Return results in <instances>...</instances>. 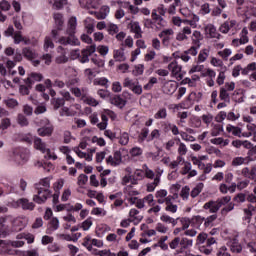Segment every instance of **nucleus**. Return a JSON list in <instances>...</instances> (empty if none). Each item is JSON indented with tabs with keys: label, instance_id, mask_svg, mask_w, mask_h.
<instances>
[{
	"label": "nucleus",
	"instance_id": "23",
	"mask_svg": "<svg viewBox=\"0 0 256 256\" xmlns=\"http://www.w3.org/2000/svg\"><path fill=\"white\" fill-rule=\"evenodd\" d=\"M129 217L134 222V225H139V222L143 221V216L139 215V210L135 208L130 209Z\"/></svg>",
	"mask_w": 256,
	"mask_h": 256
},
{
	"label": "nucleus",
	"instance_id": "43",
	"mask_svg": "<svg viewBox=\"0 0 256 256\" xmlns=\"http://www.w3.org/2000/svg\"><path fill=\"white\" fill-rule=\"evenodd\" d=\"M59 229V218L53 217L49 222L48 231H57Z\"/></svg>",
	"mask_w": 256,
	"mask_h": 256
},
{
	"label": "nucleus",
	"instance_id": "7",
	"mask_svg": "<svg viewBox=\"0 0 256 256\" xmlns=\"http://www.w3.org/2000/svg\"><path fill=\"white\" fill-rule=\"evenodd\" d=\"M34 147L38 151H41V153H46L45 159H53V161L57 159V155L51 153V149L47 148V144L41 138L34 139Z\"/></svg>",
	"mask_w": 256,
	"mask_h": 256
},
{
	"label": "nucleus",
	"instance_id": "44",
	"mask_svg": "<svg viewBox=\"0 0 256 256\" xmlns=\"http://www.w3.org/2000/svg\"><path fill=\"white\" fill-rule=\"evenodd\" d=\"M203 187H204V184L203 183H198L196 185L195 188L192 189L190 195L193 199H195V197H198V195L201 193V191H203Z\"/></svg>",
	"mask_w": 256,
	"mask_h": 256
},
{
	"label": "nucleus",
	"instance_id": "1",
	"mask_svg": "<svg viewBox=\"0 0 256 256\" xmlns=\"http://www.w3.org/2000/svg\"><path fill=\"white\" fill-rule=\"evenodd\" d=\"M54 21L57 27V29L52 30V38L54 41H58L60 45H72L73 47L80 45L81 42L77 39V37H75V33L77 31V17L72 16L68 21V28L66 30L68 37L62 36L59 38V31L63 29V14H54Z\"/></svg>",
	"mask_w": 256,
	"mask_h": 256
},
{
	"label": "nucleus",
	"instance_id": "61",
	"mask_svg": "<svg viewBox=\"0 0 256 256\" xmlns=\"http://www.w3.org/2000/svg\"><path fill=\"white\" fill-rule=\"evenodd\" d=\"M208 237H209V235L207 233H200L197 236V241L200 244V247H201V245H205V243L207 242Z\"/></svg>",
	"mask_w": 256,
	"mask_h": 256
},
{
	"label": "nucleus",
	"instance_id": "46",
	"mask_svg": "<svg viewBox=\"0 0 256 256\" xmlns=\"http://www.w3.org/2000/svg\"><path fill=\"white\" fill-rule=\"evenodd\" d=\"M54 109H59L65 105V98H53L51 101Z\"/></svg>",
	"mask_w": 256,
	"mask_h": 256
},
{
	"label": "nucleus",
	"instance_id": "53",
	"mask_svg": "<svg viewBox=\"0 0 256 256\" xmlns=\"http://www.w3.org/2000/svg\"><path fill=\"white\" fill-rule=\"evenodd\" d=\"M119 144H120V145H123V146L129 144V133L123 132V133L120 135Z\"/></svg>",
	"mask_w": 256,
	"mask_h": 256
},
{
	"label": "nucleus",
	"instance_id": "24",
	"mask_svg": "<svg viewBox=\"0 0 256 256\" xmlns=\"http://www.w3.org/2000/svg\"><path fill=\"white\" fill-rule=\"evenodd\" d=\"M38 135L40 137H51L53 135V125L44 126L37 130Z\"/></svg>",
	"mask_w": 256,
	"mask_h": 256
},
{
	"label": "nucleus",
	"instance_id": "49",
	"mask_svg": "<svg viewBox=\"0 0 256 256\" xmlns=\"http://www.w3.org/2000/svg\"><path fill=\"white\" fill-rule=\"evenodd\" d=\"M217 220V214H213L208 216L205 220H204V227H212L213 226V222Z\"/></svg>",
	"mask_w": 256,
	"mask_h": 256
},
{
	"label": "nucleus",
	"instance_id": "36",
	"mask_svg": "<svg viewBox=\"0 0 256 256\" xmlns=\"http://www.w3.org/2000/svg\"><path fill=\"white\" fill-rule=\"evenodd\" d=\"M114 59H115V61H118L119 63L125 61V52H124L123 48L114 50Z\"/></svg>",
	"mask_w": 256,
	"mask_h": 256
},
{
	"label": "nucleus",
	"instance_id": "47",
	"mask_svg": "<svg viewBox=\"0 0 256 256\" xmlns=\"http://www.w3.org/2000/svg\"><path fill=\"white\" fill-rule=\"evenodd\" d=\"M207 57H209V50L208 49L201 50L198 55V63H205V61H207Z\"/></svg>",
	"mask_w": 256,
	"mask_h": 256
},
{
	"label": "nucleus",
	"instance_id": "62",
	"mask_svg": "<svg viewBox=\"0 0 256 256\" xmlns=\"http://www.w3.org/2000/svg\"><path fill=\"white\" fill-rule=\"evenodd\" d=\"M20 140L22 141V143H28V145H31V143H33V135L24 134L20 136Z\"/></svg>",
	"mask_w": 256,
	"mask_h": 256
},
{
	"label": "nucleus",
	"instance_id": "5",
	"mask_svg": "<svg viewBox=\"0 0 256 256\" xmlns=\"http://www.w3.org/2000/svg\"><path fill=\"white\" fill-rule=\"evenodd\" d=\"M10 159L17 165H25L29 161V150L26 148H14Z\"/></svg>",
	"mask_w": 256,
	"mask_h": 256
},
{
	"label": "nucleus",
	"instance_id": "57",
	"mask_svg": "<svg viewBox=\"0 0 256 256\" xmlns=\"http://www.w3.org/2000/svg\"><path fill=\"white\" fill-rule=\"evenodd\" d=\"M147 137H149V128L144 127L141 129L138 139H139V141H145V139H147Z\"/></svg>",
	"mask_w": 256,
	"mask_h": 256
},
{
	"label": "nucleus",
	"instance_id": "22",
	"mask_svg": "<svg viewBox=\"0 0 256 256\" xmlns=\"http://www.w3.org/2000/svg\"><path fill=\"white\" fill-rule=\"evenodd\" d=\"M160 221L166 225H171V227H175L179 223V219L173 218L165 213L160 216Z\"/></svg>",
	"mask_w": 256,
	"mask_h": 256
},
{
	"label": "nucleus",
	"instance_id": "20",
	"mask_svg": "<svg viewBox=\"0 0 256 256\" xmlns=\"http://www.w3.org/2000/svg\"><path fill=\"white\" fill-rule=\"evenodd\" d=\"M110 102L112 105H115V107H119V109H123L125 105H127V100L123 99L119 95H115L110 98Z\"/></svg>",
	"mask_w": 256,
	"mask_h": 256
},
{
	"label": "nucleus",
	"instance_id": "50",
	"mask_svg": "<svg viewBox=\"0 0 256 256\" xmlns=\"http://www.w3.org/2000/svg\"><path fill=\"white\" fill-rule=\"evenodd\" d=\"M17 121L20 127H27L29 125V120L23 114L18 115Z\"/></svg>",
	"mask_w": 256,
	"mask_h": 256
},
{
	"label": "nucleus",
	"instance_id": "30",
	"mask_svg": "<svg viewBox=\"0 0 256 256\" xmlns=\"http://www.w3.org/2000/svg\"><path fill=\"white\" fill-rule=\"evenodd\" d=\"M168 70L172 71V76L176 79H183V74H181V66L179 65H168Z\"/></svg>",
	"mask_w": 256,
	"mask_h": 256
},
{
	"label": "nucleus",
	"instance_id": "54",
	"mask_svg": "<svg viewBox=\"0 0 256 256\" xmlns=\"http://www.w3.org/2000/svg\"><path fill=\"white\" fill-rule=\"evenodd\" d=\"M87 181H89V177L85 174H80L78 176L77 185H79V187H83V185H87Z\"/></svg>",
	"mask_w": 256,
	"mask_h": 256
},
{
	"label": "nucleus",
	"instance_id": "25",
	"mask_svg": "<svg viewBox=\"0 0 256 256\" xmlns=\"http://www.w3.org/2000/svg\"><path fill=\"white\" fill-rule=\"evenodd\" d=\"M253 71L250 74V81H256V65H248L246 68L242 69V75H249V72Z\"/></svg>",
	"mask_w": 256,
	"mask_h": 256
},
{
	"label": "nucleus",
	"instance_id": "56",
	"mask_svg": "<svg viewBox=\"0 0 256 256\" xmlns=\"http://www.w3.org/2000/svg\"><path fill=\"white\" fill-rule=\"evenodd\" d=\"M156 83H157V78L151 77L148 83L144 85V90L151 91V89H153V85H156Z\"/></svg>",
	"mask_w": 256,
	"mask_h": 256
},
{
	"label": "nucleus",
	"instance_id": "45",
	"mask_svg": "<svg viewBox=\"0 0 256 256\" xmlns=\"http://www.w3.org/2000/svg\"><path fill=\"white\" fill-rule=\"evenodd\" d=\"M223 133V125L215 124L211 130L212 137H217Z\"/></svg>",
	"mask_w": 256,
	"mask_h": 256
},
{
	"label": "nucleus",
	"instance_id": "27",
	"mask_svg": "<svg viewBox=\"0 0 256 256\" xmlns=\"http://www.w3.org/2000/svg\"><path fill=\"white\" fill-rule=\"evenodd\" d=\"M130 29L132 33H135L136 39H141V37H143V35H141L143 31H141V26L139 25V22H132L130 24Z\"/></svg>",
	"mask_w": 256,
	"mask_h": 256
},
{
	"label": "nucleus",
	"instance_id": "10",
	"mask_svg": "<svg viewBox=\"0 0 256 256\" xmlns=\"http://www.w3.org/2000/svg\"><path fill=\"white\" fill-rule=\"evenodd\" d=\"M14 207H21L23 211H33L35 209V203L30 202L27 198H20L14 202Z\"/></svg>",
	"mask_w": 256,
	"mask_h": 256
},
{
	"label": "nucleus",
	"instance_id": "34",
	"mask_svg": "<svg viewBox=\"0 0 256 256\" xmlns=\"http://www.w3.org/2000/svg\"><path fill=\"white\" fill-rule=\"evenodd\" d=\"M169 239V236H161L158 240L157 247H160L162 251H169V245L165 243Z\"/></svg>",
	"mask_w": 256,
	"mask_h": 256
},
{
	"label": "nucleus",
	"instance_id": "52",
	"mask_svg": "<svg viewBox=\"0 0 256 256\" xmlns=\"http://www.w3.org/2000/svg\"><path fill=\"white\" fill-rule=\"evenodd\" d=\"M155 229H156V231H157L158 233H163V234H165V233H168V232H169V227H168L167 225L161 223V222H159V223L156 224V228H155Z\"/></svg>",
	"mask_w": 256,
	"mask_h": 256
},
{
	"label": "nucleus",
	"instance_id": "29",
	"mask_svg": "<svg viewBox=\"0 0 256 256\" xmlns=\"http://www.w3.org/2000/svg\"><path fill=\"white\" fill-rule=\"evenodd\" d=\"M235 25H237L235 20L226 21L220 26V31L224 34H227V32L231 31Z\"/></svg>",
	"mask_w": 256,
	"mask_h": 256
},
{
	"label": "nucleus",
	"instance_id": "14",
	"mask_svg": "<svg viewBox=\"0 0 256 256\" xmlns=\"http://www.w3.org/2000/svg\"><path fill=\"white\" fill-rule=\"evenodd\" d=\"M9 223L7 222V217L0 218V237H7L9 235Z\"/></svg>",
	"mask_w": 256,
	"mask_h": 256
},
{
	"label": "nucleus",
	"instance_id": "21",
	"mask_svg": "<svg viewBox=\"0 0 256 256\" xmlns=\"http://www.w3.org/2000/svg\"><path fill=\"white\" fill-rule=\"evenodd\" d=\"M58 53L60 54L56 57V63H58V65L69 61V57H67V52H65V48H63V46L58 47Z\"/></svg>",
	"mask_w": 256,
	"mask_h": 256
},
{
	"label": "nucleus",
	"instance_id": "19",
	"mask_svg": "<svg viewBox=\"0 0 256 256\" xmlns=\"http://www.w3.org/2000/svg\"><path fill=\"white\" fill-rule=\"evenodd\" d=\"M26 85H20L19 86V93L22 95H29L31 89H33V82L31 79H25Z\"/></svg>",
	"mask_w": 256,
	"mask_h": 256
},
{
	"label": "nucleus",
	"instance_id": "31",
	"mask_svg": "<svg viewBox=\"0 0 256 256\" xmlns=\"http://www.w3.org/2000/svg\"><path fill=\"white\" fill-rule=\"evenodd\" d=\"M242 175L243 177H246L247 179H255L256 177V168L252 167L251 170L248 167H245L242 169Z\"/></svg>",
	"mask_w": 256,
	"mask_h": 256
},
{
	"label": "nucleus",
	"instance_id": "39",
	"mask_svg": "<svg viewBox=\"0 0 256 256\" xmlns=\"http://www.w3.org/2000/svg\"><path fill=\"white\" fill-rule=\"evenodd\" d=\"M178 222L181 223L182 229L186 231V229H189V226L191 225V218L187 217H177Z\"/></svg>",
	"mask_w": 256,
	"mask_h": 256
},
{
	"label": "nucleus",
	"instance_id": "63",
	"mask_svg": "<svg viewBox=\"0 0 256 256\" xmlns=\"http://www.w3.org/2000/svg\"><path fill=\"white\" fill-rule=\"evenodd\" d=\"M145 71V67L143 65L135 66V68L132 70V74L135 77H138V75H143V72Z\"/></svg>",
	"mask_w": 256,
	"mask_h": 256
},
{
	"label": "nucleus",
	"instance_id": "33",
	"mask_svg": "<svg viewBox=\"0 0 256 256\" xmlns=\"http://www.w3.org/2000/svg\"><path fill=\"white\" fill-rule=\"evenodd\" d=\"M201 41H203V34L195 30L192 34V43L196 47H201Z\"/></svg>",
	"mask_w": 256,
	"mask_h": 256
},
{
	"label": "nucleus",
	"instance_id": "26",
	"mask_svg": "<svg viewBox=\"0 0 256 256\" xmlns=\"http://www.w3.org/2000/svg\"><path fill=\"white\" fill-rule=\"evenodd\" d=\"M191 227H194V229H200L201 225H203L204 221H205V217L202 216H193L191 219Z\"/></svg>",
	"mask_w": 256,
	"mask_h": 256
},
{
	"label": "nucleus",
	"instance_id": "64",
	"mask_svg": "<svg viewBox=\"0 0 256 256\" xmlns=\"http://www.w3.org/2000/svg\"><path fill=\"white\" fill-rule=\"evenodd\" d=\"M92 225L93 221L91 220V218H88L84 222H82L81 228L83 229V231H89Z\"/></svg>",
	"mask_w": 256,
	"mask_h": 256
},
{
	"label": "nucleus",
	"instance_id": "59",
	"mask_svg": "<svg viewBox=\"0 0 256 256\" xmlns=\"http://www.w3.org/2000/svg\"><path fill=\"white\" fill-rule=\"evenodd\" d=\"M219 57H222V59H224V61H227V59H229V56L231 55V49L229 48H225L222 51L218 52Z\"/></svg>",
	"mask_w": 256,
	"mask_h": 256
},
{
	"label": "nucleus",
	"instance_id": "8",
	"mask_svg": "<svg viewBox=\"0 0 256 256\" xmlns=\"http://www.w3.org/2000/svg\"><path fill=\"white\" fill-rule=\"evenodd\" d=\"M203 97L201 92H191L187 99L182 103L184 109H189L194 103H199Z\"/></svg>",
	"mask_w": 256,
	"mask_h": 256
},
{
	"label": "nucleus",
	"instance_id": "16",
	"mask_svg": "<svg viewBox=\"0 0 256 256\" xmlns=\"http://www.w3.org/2000/svg\"><path fill=\"white\" fill-rule=\"evenodd\" d=\"M226 131L229 135V137H243V133L241 132V128L238 126H233L231 124H228L226 126Z\"/></svg>",
	"mask_w": 256,
	"mask_h": 256
},
{
	"label": "nucleus",
	"instance_id": "18",
	"mask_svg": "<svg viewBox=\"0 0 256 256\" xmlns=\"http://www.w3.org/2000/svg\"><path fill=\"white\" fill-rule=\"evenodd\" d=\"M173 33V29H165L159 34L163 45H169V41H171V36H173Z\"/></svg>",
	"mask_w": 256,
	"mask_h": 256
},
{
	"label": "nucleus",
	"instance_id": "40",
	"mask_svg": "<svg viewBox=\"0 0 256 256\" xmlns=\"http://www.w3.org/2000/svg\"><path fill=\"white\" fill-rule=\"evenodd\" d=\"M23 61V54L16 52L14 54L13 60H8L6 65H15V63H21Z\"/></svg>",
	"mask_w": 256,
	"mask_h": 256
},
{
	"label": "nucleus",
	"instance_id": "2",
	"mask_svg": "<svg viewBox=\"0 0 256 256\" xmlns=\"http://www.w3.org/2000/svg\"><path fill=\"white\" fill-rule=\"evenodd\" d=\"M51 179L49 177L41 179L38 183L34 184L35 194L33 202L42 205L51 197Z\"/></svg>",
	"mask_w": 256,
	"mask_h": 256
},
{
	"label": "nucleus",
	"instance_id": "51",
	"mask_svg": "<svg viewBox=\"0 0 256 256\" xmlns=\"http://www.w3.org/2000/svg\"><path fill=\"white\" fill-rule=\"evenodd\" d=\"M130 203H132V205H136L137 209H143V207H145V200L131 198Z\"/></svg>",
	"mask_w": 256,
	"mask_h": 256
},
{
	"label": "nucleus",
	"instance_id": "42",
	"mask_svg": "<svg viewBox=\"0 0 256 256\" xmlns=\"http://www.w3.org/2000/svg\"><path fill=\"white\" fill-rule=\"evenodd\" d=\"M26 79H30V81L32 82V85H34L35 81H43V74L32 72L30 73L29 77Z\"/></svg>",
	"mask_w": 256,
	"mask_h": 256
},
{
	"label": "nucleus",
	"instance_id": "15",
	"mask_svg": "<svg viewBox=\"0 0 256 256\" xmlns=\"http://www.w3.org/2000/svg\"><path fill=\"white\" fill-rule=\"evenodd\" d=\"M203 209L209 210V213H217L221 206H219L217 200H210L204 204Z\"/></svg>",
	"mask_w": 256,
	"mask_h": 256
},
{
	"label": "nucleus",
	"instance_id": "55",
	"mask_svg": "<svg viewBox=\"0 0 256 256\" xmlns=\"http://www.w3.org/2000/svg\"><path fill=\"white\" fill-rule=\"evenodd\" d=\"M233 209H235V204H233L232 202H229L222 210H221V215H223L225 217V215H227V213L233 211Z\"/></svg>",
	"mask_w": 256,
	"mask_h": 256
},
{
	"label": "nucleus",
	"instance_id": "60",
	"mask_svg": "<svg viewBox=\"0 0 256 256\" xmlns=\"http://www.w3.org/2000/svg\"><path fill=\"white\" fill-rule=\"evenodd\" d=\"M179 245H181V237H175L170 243V249H178Z\"/></svg>",
	"mask_w": 256,
	"mask_h": 256
},
{
	"label": "nucleus",
	"instance_id": "17",
	"mask_svg": "<svg viewBox=\"0 0 256 256\" xmlns=\"http://www.w3.org/2000/svg\"><path fill=\"white\" fill-rule=\"evenodd\" d=\"M25 245V241L17 240V241H5L0 240V247H6V251L9 247H23Z\"/></svg>",
	"mask_w": 256,
	"mask_h": 256
},
{
	"label": "nucleus",
	"instance_id": "35",
	"mask_svg": "<svg viewBox=\"0 0 256 256\" xmlns=\"http://www.w3.org/2000/svg\"><path fill=\"white\" fill-rule=\"evenodd\" d=\"M3 103H4V105H6V107L8 109H15V107L19 106V102L15 98L5 99V100H3Z\"/></svg>",
	"mask_w": 256,
	"mask_h": 256
},
{
	"label": "nucleus",
	"instance_id": "48",
	"mask_svg": "<svg viewBox=\"0 0 256 256\" xmlns=\"http://www.w3.org/2000/svg\"><path fill=\"white\" fill-rule=\"evenodd\" d=\"M217 203L220 208L224 207L225 205H229L231 203V196H223L222 198H218Z\"/></svg>",
	"mask_w": 256,
	"mask_h": 256
},
{
	"label": "nucleus",
	"instance_id": "38",
	"mask_svg": "<svg viewBox=\"0 0 256 256\" xmlns=\"http://www.w3.org/2000/svg\"><path fill=\"white\" fill-rule=\"evenodd\" d=\"M219 99L221 101H224L225 103H229L231 101V97L229 96V92L225 90V88H220V94H219Z\"/></svg>",
	"mask_w": 256,
	"mask_h": 256
},
{
	"label": "nucleus",
	"instance_id": "11",
	"mask_svg": "<svg viewBox=\"0 0 256 256\" xmlns=\"http://www.w3.org/2000/svg\"><path fill=\"white\" fill-rule=\"evenodd\" d=\"M217 243V240H215L214 237H209L206 239V242L204 245L199 246L200 253H203L204 255H211L213 248H211V245H215Z\"/></svg>",
	"mask_w": 256,
	"mask_h": 256
},
{
	"label": "nucleus",
	"instance_id": "58",
	"mask_svg": "<svg viewBox=\"0 0 256 256\" xmlns=\"http://www.w3.org/2000/svg\"><path fill=\"white\" fill-rule=\"evenodd\" d=\"M24 37L21 31H16L13 36L15 45H19V43L23 42Z\"/></svg>",
	"mask_w": 256,
	"mask_h": 256
},
{
	"label": "nucleus",
	"instance_id": "28",
	"mask_svg": "<svg viewBox=\"0 0 256 256\" xmlns=\"http://www.w3.org/2000/svg\"><path fill=\"white\" fill-rule=\"evenodd\" d=\"M206 33H208L211 37V39H221V34L217 32V28L213 25H208L205 28Z\"/></svg>",
	"mask_w": 256,
	"mask_h": 256
},
{
	"label": "nucleus",
	"instance_id": "41",
	"mask_svg": "<svg viewBox=\"0 0 256 256\" xmlns=\"http://www.w3.org/2000/svg\"><path fill=\"white\" fill-rule=\"evenodd\" d=\"M154 119H167V108L162 107L160 108L155 114Z\"/></svg>",
	"mask_w": 256,
	"mask_h": 256
},
{
	"label": "nucleus",
	"instance_id": "9",
	"mask_svg": "<svg viewBox=\"0 0 256 256\" xmlns=\"http://www.w3.org/2000/svg\"><path fill=\"white\" fill-rule=\"evenodd\" d=\"M123 86L128 87L135 95H141L143 93V87L139 85V82H134L129 78L124 79Z\"/></svg>",
	"mask_w": 256,
	"mask_h": 256
},
{
	"label": "nucleus",
	"instance_id": "4",
	"mask_svg": "<svg viewBox=\"0 0 256 256\" xmlns=\"http://www.w3.org/2000/svg\"><path fill=\"white\" fill-rule=\"evenodd\" d=\"M95 51H97V46H95V44L87 46L81 52L79 51V49L72 50L70 52V59H72L73 61H75V59H78L80 63H88L89 57H91V55H93Z\"/></svg>",
	"mask_w": 256,
	"mask_h": 256
},
{
	"label": "nucleus",
	"instance_id": "37",
	"mask_svg": "<svg viewBox=\"0 0 256 256\" xmlns=\"http://www.w3.org/2000/svg\"><path fill=\"white\" fill-rule=\"evenodd\" d=\"M93 85H99L100 87H105L107 89V87H109V80L105 77L96 78L93 81Z\"/></svg>",
	"mask_w": 256,
	"mask_h": 256
},
{
	"label": "nucleus",
	"instance_id": "13",
	"mask_svg": "<svg viewBox=\"0 0 256 256\" xmlns=\"http://www.w3.org/2000/svg\"><path fill=\"white\" fill-rule=\"evenodd\" d=\"M24 227H27V218L18 217L12 221L13 231H16V232L23 231Z\"/></svg>",
	"mask_w": 256,
	"mask_h": 256
},
{
	"label": "nucleus",
	"instance_id": "32",
	"mask_svg": "<svg viewBox=\"0 0 256 256\" xmlns=\"http://www.w3.org/2000/svg\"><path fill=\"white\" fill-rule=\"evenodd\" d=\"M230 251L232 253H241L243 251V246L239 243V240L233 239L231 241Z\"/></svg>",
	"mask_w": 256,
	"mask_h": 256
},
{
	"label": "nucleus",
	"instance_id": "3",
	"mask_svg": "<svg viewBox=\"0 0 256 256\" xmlns=\"http://www.w3.org/2000/svg\"><path fill=\"white\" fill-rule=\"evenodd\" d=\"M22 55L28 61H32V63H35V65H39L41 61H44L46 65H49V63H51V59H53V56H51V54H43L39 58V54L31 47L23 48Z\"/></svg>",
	"mask_w": 256,
	"mask_h": 256
},
{
	"label": "nucleus",
	"instance_id": "12",
	"mask_svg": "<svg viewBox=\"0 0 256 256\" xmlns=\"http://www.w3.org/2000/svg\"><path fill=\"white\" fill-rule=\"evenodd\" d=\"M193 247V240L180 238V248L175 251V255H181L185 250Z\"/></svg>",
	"mask_w": 256,
	"mask_h": 256
},
{
	"label": "nucleus",
	"instance_id": "6",
	"mask_svg": "<svg viewBox=\"0 0 256 256\" xmlns=\"http://www.w3.org/2000/svg\"><path fill=\"white\" fill-rule=\"evenodd\" d=\"M152 19H144V27L153 29L155 26L165 27V19L157 14V10H152Z\"/></svg>",
	"mask_w": 256,
	"mask_h": 256
}]
</instances>
